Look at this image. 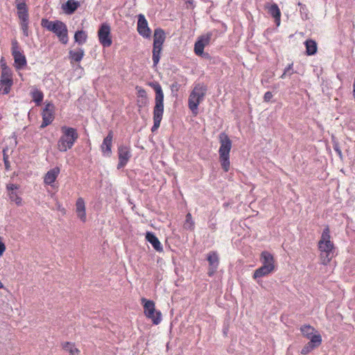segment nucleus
<instances>
[{"label":"nucleus","mask_w":355,"mask_h":355,"mask_svg":"<svg viewBox=\"0 0 355 355\" xmlns=\"http://www.w3.org/2000/svg\"><path fill=\"white\" fill-rule=\"evenodd\" d=\"M61 136L59 138L57 146L60 152L64 153L71 149L77 139L78 133L75 128L63 125L60 128Z\"/></svg>","instance_id":"nucleus-1"},{"label":"nucleus","mask_w":355,"mask_h":355,"mask_svg":"<svg viewBox=\"0 0 355 355\" xmlns=\"http://www.w3.org/2000/svg\"><path fill=\"white\" fill-rule=\"evenodd\" d=\"M207 92V86L204 83H196L190 93L188 99L189 108L193 114L197 115L198 113V105L203 101Z\"/></svg>","instance_id":"nucleus-2"},{"label":"nucleus","mask_w":355,"mask_h":355,"mask_svg":"<svg viewBox=\"0 0 355 355\" xmlns=\"http://www.w3.org/2000/svg\"><path fill=\"white\" fill-rule=\"evenodd\" d=\"M220 148L218 150L219 159L221 166L224 171L227 172L230 169V152L232 148V141L225 132L219 135Z\"/></svg>","instance_id":"nucleus-3"},{"label":"nucleus","mask_w":355,"mask_h":355,"mask_svg":"<svg viewBox=\"0 0 355 355\" xmlns=\"http://www.w3.org/2000/svg\"><path fill=\"white\" fill-rule=\"evenodd\" d=\"M17 15L20 21V27L25 37L29 36V15L27 4L17 3Z\"/></svg>","instance_id":"nucleus-4"},{"label":"nucleus","mask_w":355,"mask_h":355,"mask_svg":"<svg viewBox=\"0 0 355 355\" xmlns=\"http://www.w3.org/2000/svg\"><path fill=\"white\" fill-rule=\"evenodd\" d=\"M98 38L99 43L103 47H110L112 44L111 36V27L107 22L102 23L98 31Z\"/></svg>","instance_id":"nucleus-5"},{"label":"nucleus","mask_w":355,"mask_h":355,"mask_svg":"<svg viewBox=\"0 0 355 355\" xmlns=\"http://www.w3.org/2000/svg\"><path fill=\"white\" fill-rule=\"evenodd\" d=\"M59 38L60 42L64 44L68 43V29L67 25L62 21L56 20L55 26L51 31Z\"/></svg>","instance_id":"nucleus-6"},{"label":"nucleus","mask_w":355,"mask_h":355,"mask_svg":"<svg viewBox=\"0 0 355 355\" xmlns=\"http://www.w3.org/2000/svg\"><path fill=\"white\" fill-rule=\"evenodd\" d=\"M54 110L55 106L53 103L49 102L46 103L42 112V122L40 125L41 128H46L53 122L54 119Z\"/></svg>","instance_id":"nucleus-7"},{"label":"nucleus","mask_w":355,"mask_h":355,"mask_svg":"<svg viewBox=\"0 0 355 355\" xmlns=\"http://www.w3.org/2000/svg\"><path fill=\"white\" fill-rule=\"evenodd\" d=\"M119 162L117 169H121L126 166L132 155L130 147L120 146L118 148Z\"/></svg>","instance_id":"nucleus-8"},{"label":"nucleus","mask_w":355,"mask_h":355,"mask_svg":"<svg viewBox=\"0 0 355 355\" xmlns=\"http://www.w3.org/2000/svg\"><path fill=\"white\" fill-rule=\"evenodd\" d=\"M207 260L209 263L207 275L209 277H212L217 271L219 265V257L217 252H209L207 254Z\"/></svg>","instance_id":"nucleus-9"},{"label":"nucleus","mask_w":355,"mask_h":355,"mask_svg":"<svg viewBox=\"0 0 355 355\" xmlns=\"http://www.w3.org/2000/svg\"><path fill=\"white\" fill-rule=\"evenodd\" d=\"M137 30L139 34L144 38H150L151 30L148 27V21L144 15L139 14L138 15Z\"/></svg>","instance_id":"nucleus-10"},{"label":"nucleus","mask_w":355,"mask_h":355,"mask_svg":"<svg viewBox=\"0 0 355 355\" xmlns=\"http://www.w3.org/2000/svg\"><path fill=\"white\" fill-rule=\"evenodd\" d=\"M164 94L159 84L157 83V129L159 127L164 112Z\"/></svg>","instance_id":"nucleus-11"},{"label":"nucleus","mask_w":355,"mask_h":355,"mask_svg":"<svg viewBox=\"0 0 355 355\" xmlns=\"http://www.w3.org/2000/svg\"><path fill=\"white\" fill-rule=\"evenodd\" d=\"M211 33H207V34L202 35L198 38V40L195 42L194 44V52L197 55L203 53L204 48L205 46L209 44L211 39Z\"/></svg>","instance_id":"nucleus-12"},{"label":"nucleus","mask_w":355,"mask_h":355,"mask_svg":"<svg viewBox=\"0 0 355 355\" xmlns=\"http://www.w3.org/2000/svg\"><path fill=\"white\" fill-rule=\"evenodd\" d=\"M141 304L144 306V313L146 316L151 319L153 324H155V306L153 300H148L146 298H141Z\"/></svg>","instance_id":"nucleus-13"},{"label":"nucleus","mask_w":355,"mask_h":355,"mask_svg":"<svg viewBox=\"0 0 355 355\" xmlns=\"http://www.w3.org/2000/svg\"><path fill=\"white\" fill-rule=\"evenodd\" d=\"M322 343V337L320 334L311 336L310 341L306 343L301 350V354L306 355Z\"/></svg>","instance_id":"nucleus-14"},{"label":"nucleus","mask_w":355,"mask_h":355,"mask_svg":"<svg viewBox=\"0 0 355 355\" xmlns=\"http://www.w3.org/2000/svg\"><path fill=\"white\" fill-rule=\"evenodd\" d=\"M113 132L110 131L107 135L104 138L101 146L102 153L104 156L110 157L112 155Z\"/></svg>","instance_id":"nucleus-15"},{"label":"nucleus","mask_w":355,"mask_h":355,"mask_svg":"<svg viewBox=\"0 0 355 355\" xmlns=\"http://www.w3.org/2000/svg\"><path fill=\"white\" fill-rule=\"evenodd\" d=\"M76 213L77 217L83 223L86 221V207L84 199L82 197L78 198L76 202Z\"/></svg>","instance_id":"nucleus-16"},{"label":"nucleus","mask_w":355,"mask_h":355,"mask_svg":"<svg viewBox=\"0 0 355 355\" xmlns=\"http://www.w3.org/2000/svg\"><path fill=\"white\" fill-rule=\"evenodd\" d=\"M260 261L262 266H266L268 268L275 269V260L273 255L268 251H263L260 255Z\"/></svg>","instance_id":"nucleus-17"},{"label":"nucleus","mask_w":355,"mask_h":355,"mask_svg":"<svg viewBox=\"0 0 355 355\" xmlns=\"http://www.w3.org/2000/svg\"><path fill=\"white\" fill-rule=\"evenodd\" d=\"M60 172V169L58 166L50 169L44 177V183L46 185L52 186L56 180Z\"/></svg>","instance_id":"nucleus-18"},{"label":"nucleus","mask_w":355,"mask_h":355,"mask_svg":"<svg viewBox=\"0 0 355 355\" xmlns=\"http://www.w3.org/2000/svg\"><path fill=\"white\" fill-rule=\"evenodd\" d=\"M166 33L162 28H157V64L159 61L160 51L162 49V45L166 40Z\"/></svg>","instance_id":"nucleus-19"},{"label":"nucleus","mask_w":355,"mask_h":355,"mask_svg":"<svg viewBox=\"0 0 355 355\" xmlns=\"http://www.w3.org/2000/svg\"><path fill=\"white\" fill-rule=\"evenodd\" d=\"M85 55V51L83 48L79 47L75 50H69L68 58L70 62H80Z\"/></svg>","instance_id":"nucleus-20"},{"label":"nucleus","mask_w":355,"mask_h":355,"mask_svg":"<svg viewBox=\"0 0 355 355\" xmlns=\"http://www.w3.org/2000/svg\"><path fill=\"white\" fill-rule=\"evenodd\" d=\"M80 6V2L76 0H67L64 4H62V8L65 14L72 15Z\"/></svg>","instance_id":"nucleus-21"},{"label":"nucleus","mask_w":355,"mask_h":355,"mask_svg":"<svg viewBox=\"0 0 355 355\" xmlns=\"http://www.w3.org/2000/svg\"><path fill=\"white\" fill-rule=\"evenodd\" d=\"M13 58L15 61V67L17 69H21L27 64V61L26 56L23 53H15V55H13Z\"/></svg>","instance_id":"nucleus-22"},{"label":"nucleus","mask_w":355,"mask_h":355,"mask_svg":"<svg viewBox=\"0 0 355 355\" xmlns=\"http://www.w3.org/2000/svg\"><path fill=\"white\" fill-rule=\"evenodd\" d=\"M275 270L268 268L266 266H261L259 268L254 270L253 274V278L257 279L262 277L268 275L269 274L274 272Z\"/></svg>","instance_id":"nucleus-23"},{"label":"nucleus","mask_w":355,"mask_h":355,"mask_svg":"<svg viewBox=\"0 0 355 355\" xmlns=\"http://www.w3.org/2000/svg\"><path fill=\"white\" fill-rule=\"evenodd\" d=\"M1 79L0 80H13L12 79V73L11 69L6 66L5 63H3V59L1 60Z\"/></svg>","instance_id":"nucleus-24"},{"label":"nucleus","mask_w":355,"mask_h":355,"mask_svg":"<svg viewBox=\"0 0 355 355\" xmlns=\"http://www.w3.org/2000/svg\"><path fill=\"white\" fill-rule=\"evenodd\" d=\"M306 46V54L307 55H313L317 53L318 46L315 41L313 40H307L304 42Z\"/></svg>","instance_id":"nucleus-25"},{"label":"nucleus","mask_w":355,"mask_h":355,"mask_svg":"<svg viewBox=\"0 0 355 355\" xmlns=\"http://www.w3.org/2000/svg\"><path fill=\"white\" fill-rule=\"evenodd\" d=\"M87 40V33L84 30H78L74 34V41L78 45L84 44Z\"/></svg>","instance_id":"nucleus-26"},{"label":"nucleus","mask_w":355,"mask_h":355,"mask_svg":"<svg viewBox=\"0 0 355 355\" xmlns=\"http://www.w3.org/2000/svg\"><path fill=\"white\" fill-rule=\"evenodd\" d=\"M269 13L275 18L277 26L280 24L281 12L276 3L272 4L269 8Z\"/></svg>","instance_id":"nucleus-27"},{"label":"nucleus","mask_w":355,"mask_h":355,"mask_svg":"<svg viewBox=\"0 0 355 355\" xmlns=\"http://www.w3.org/2000/svg\"><path fill=\"white\" fill-rule=\"evenodd\" d=\"M63 349L69 353V355H78L80 351L76 347L75 344L69 342H65L62 344Z\"/></svg>","instance_id":"nucleus-28"},{"label":"nucleus","mask_w":355,"mask_h":355,"mask_svg":"<svg viewBox=\"0 0 355 355\" xmlns=\"http://www.w3.org/2000/svg\"><path fill=\"white\" fill-rule=\"evenodd\" d=\"M12 85L13 80H0V94H9Z\"/></svg>","instance_id":"nucleus-29"},{"label":"nucleus","mask_w":355,"mask_h":355,"mask_svg":"<svg viewBox=\"0 0 355 355\" xmlns=\"http://www.w3.org/2000/svg\"><path fill=\"white\" fill-rule=\"evenodd\" d=\"M33 101L37 105H40L44 98V94L40 90L35 89L31 92Z\"/></svg>","instance_id":"nucleus-30"},{"label":"nucleus","mask_w":355,"mask_h":355,"mask_svg":"<svg viewBox=\"0 0 355 355\" xmlns=\"http://www.w3.org/2000/svg\"><path fill=\"white\" fill-rule=\"evenodd\" d=\"M300 331L305 337L311 340L315 329L309 324H304L300 327Z\"/></svg>","instance_id":"nucleus-31"},{"label":"nucleus","mask_w":355,"mask_h":355,"mask_svg":"<svg viewBox=\"0 0 355 355\" xmlns=\"http://www.w3.org/2000/svg\"><path fill=\"white\" fill-rule=\"evenodd\" d=\"M334 243L331 241L318 242V248L321 252H326L327 253L333 252Z\"/></svg>","instance_id":"nucleus-32"},{"label":"nucleus","mask_w":355,"mask_h":355,"mask_svg":"<svg viewBox=\"0 0 355 355\" xmlns=\"http://www.w3.org/2000/svg\"><path fill=\"white\" fill-rule=\"evenodd\" d=\"M195 227L194 221L192 218V216L190 213L186 215V220L184 224V228L189 230H193Z\"/></svg>","instance_id":"nucleus-33"},{"label":"nucleus","mask_w":355,"mask_h":355,"mask_svg":"<svg viewBox=\"0 0 355 355\" xmlns=\"http://www.w3.org/2000/svg\"><path fill=\"white\" fill-rule=\"evenodd\" d=\"M9 198L11 201L15 202L17 206L22 205V198L17 194L16 191L9 193Z\"/></svg>","instance_id":"nucleus-34"},{"label":"nucleus","mask_w":355,"mask_h":355,"mask_svg":"<svg viewBox=\"0 0 355 355\" xmlns=\"http://www.w3.org/2000/svg\"><path fill=\"white\" fill-rule=\"evenodd\" d=\"M333 257V252L327 253L326 252H321L320 259L323 265H327L331 260Z\"/></svg>","instance_id":"nucleus-35"},{"label":"nucleus","mask_w":355,"mask_h":355,"mask_svg":"<svg viewBox=\"0 0 355 355\" xmlns=\"http://www.w3.org/2000/svg\"><path fill=\"white\" fill-rule=\"evenodd\" d=\"M136 89L137 91V96L141 100H139V103L145 104L146 101V92L141 87L137 86Z\"/></svg>","instance_id":"nucleus-36"},{"label":"nucleus","mask_w":355,"mask_h":355,"mask_svg":"<svg viewBox=\"0 0 355 355\" xmlns=\"http://www.w3.org/2000/svg\"><path fill=\"white\" fill-rule=\"evenodd\" d=\"M330 239H331L330 230H329V226L327 225L323 230L322 235H321V238H320V240L319 241V242H321V243L322 244L323 242L331 241Z\"/></svg>","instance_id":"nucleus-37"},{"label":"nucleus","mask_w":355,"mask_h":355,"mask_svg":"<svg viewBox=\"0 0 355 355\" xmlns=\"http://www.w3.org/2000/svg\"><path fill=\"white\" fill-rule=\"evenodd\" d=\"M56 23L55 21H50L47 19H42L41 21V25L44 28L47 29L49 31H51L53 29V27L55 26Z\"/></svg>","instance_id":"nucleus-38"},{"label":"nucleus","mask_w":355,"mask_h":355,"mask_svg":"<svg viewBox=\"0 0 355 355\" xmlns=\"http://www.w3.org/2000/svg\"><path fill=\"white\" fill-rule=\"evenodd\" d=\"M298 6H300V12L302 18L303 19H308L309 18V10H308L306 6L300 2L298 3Z\"/></svg>","instance_id":"nucleus-39"},{"label":"nucleus","mask_w":355,"mask_h":355,"mask_svg":"<svg viewBox=\"0 0 355 355\" xmlns=\"http://www.w3.org/2000/svg\"><path fill=\"white\" fill-rule=\"evenodd\" d=\"M332 144H333V148L336 152L338 155L340 159L343 158V153L341 151V149L339 146L338 141L335 139L334 137H332Z\"/></svg>","instance_id":"nucleus-40"},{"label":"nucleus","mask_w":355,"mask_h":355,"mask_svg":"<svg viewBox=\"0 0 355 355\" xmlns=\"http://www.w3.org/2000/svg\"><path fill=\"white\" fill-rule=\"evenodd\" d=\"M146 239L151 243L153 248L155 249V234L150 232H147L146 234Z\"/></svg>","instance_id":"nucleus-41"},{"label":"nucleus","mask_w":355,"mask_h":355,"mask_svg":"<svg viewBox=\"0 0 355 355\" xmlns=\"http://www.w3.org/2000/svg\"><path fill=\"white\" fill-rule=\"evenodd\" d=\"M293 63L289 64L287 67L285 68L284 73L281 76V78H284L287 74L289 76H291L293 73H295L293 69Z\"/></svg>","instance_id":"nucleus-42"},{"label":"nucleus","mask_w":355,"mask_h":355,"mask_svg":"<svg viewBox=\"0 0 355 355\" xmlns=\"http://www.w3.org/2000/svg\"><path fill=\"white\" fill-rule=\"evenodd\" d=\"M12 55H15V53H21V51L19 49V46L17 40H14L12 42Z\"/></svg>","instance_id":"nucleus-43"},{"label":"nucleus","mask_w":355,"mask_h":355,"mask_svg":"<svg viewBox=\"0 0 355 355\" xmlns=\"http://www.w3.org/2000/svg\"><path fill=\"white\" fill-rule=\"evenodd\" d=\"M7 148L3 150V162L6 170L10 168V162L8 161V156L6 155Z\"/></svg>","instance_id":"nucleus-44"},{"label":"nucleus","mask_w":355,"mask_h":355,"mask_svg":"<svg viewBox=\"0 0 355 355\" xmlns=\"http://www.w3.org/2000/svg\"><path fill=\"white\" fill-rule=\"evenodd\" d=\"M155 32L153 34V42L152 46V60L153 66L155 67Z\"/></svg>","instance_id":"nucleus-45"},{"label":"nucleus","mask_w":355,"mask_h":355,"mask_svg":"<svg viewBox=\"0 0 355 355\" xmlns=\"http://www.w3.org/2000/svg\"><path fill=\"white\" fill-rule=\"evenodd\" d=\"M6 189L10 192L15 191L16 190H17L19 189V186L17 184H7Z\"/></svg>","instance_id":"nucleus-46"},{"label":"nucleus","mask_w":355,"mask_h":355,"mask_svg":"<svg viewBox=\"0 0 355 355\" xmlns=\"http://www.w3.org/2000/svg\"><path fill=\"white\" fill-rule=\"evenodd\" d=\"M153 125L151 127V131L152 132H155L156 128H155V105L153 107Z\"/></svg>","instance_id":"nucleus-47"},{"label":"nucleus","mask_w":355,"mask_h":355,"mask_svg":"<svg viewBox=\"0 0 355 355\" xmlns=\"http://www.w3.org/2000/svg\"><path fill=\"white\" fill-rule=\"evenodd\" d=\"M272 94L270 92H266L263 96V100L266 102H268L271 100L272 98Z\"/></svg>","instance_id":"nucleus-48"},{"label":"nucleus","mask_w":355,"mask_h":355,"mask_svg":"<svg viewBox=\"0 0 355 355\" xmlns=\"http://www.w3.org/2000/svg\"><path fill=\"white\" fill-rule=\"evenodd\" d=\"M213 220H209V227L212 230V231H215L216 230V220H215L214 221H212Z\"/></svg>","instance_id":"nucleus-49"},{"label":"nucleus","mask_w":355,"mask_h":355,"mask_svg":"<svg viewBox=\"0 0 355 355\" xmlns=\"http://www.w3.org/2000/svg\"><path fill=\"white\" fill-rule=\"evenodd\" d=\"M6 250V245L2 241L1 238L0 237V257L3 254V253Z\"/></svg>","instance_id":"nucleus-50"},{"label":"nucleus","mask_w":355,"mask_h":355,"mask_svg":"<svg viewBox=\"0 0 355 355\" xmlns=\"http://www.w3.org/2000/svg\"><path fill=\"white\" fill-rule=\"evenodd\" d=\"M157 252H162V245L157 238Z\"/></svg>","instance_id":"nucleus-51"},{"label":"nucleus","mask_w":355,"mask_h":355,"mask_svg":"<svg viewBox=\"0 0 355 355\" xmlns=\"http://www.w3.org/2000/svg\"><path fill=\"white\" fill-rule=\"evenodd\" d=\"M198 56H200L202 57V58H205V59H210L211 58V56L210 55L207 53V52H203V53H202L201 55H198Z\"/></svg>","instance_id":"nucleus-52"},{"label":"nucleus","mask_w":355,"mask_h":355,"mask_svg":"<svg viewBox=\"0 0 355 355\" xmlns=\"http://www.w3.org/2000/svg\"><path fill=\"white\" fill-rule=\"evenodd\" d=\"M162 319V313L160 311H157V324L160 322Z\"/></svg>","instance_id":"nucleus-53"},{"label":"nucleus","mask_w":355,"mask_h":355,"mask_svg":"<svg viewBox=\"0 0 355 355\" xmlns=\"http://www.w3.org/2000/svg\"><path fill=\"white\" fill-rule=\"evenodd\" d=\"M28 0H15V5L17 6V3L26 4Z\"/></svg>","instance_id":"nucleus-54"},{"label":"nucleus","mask_w":355,"mask_h":355,"mask_svg":"<svg viewBox=\"0 0 355 355\" xmlns=\"http://www.w3.org/2000/svg\"><path fill=\"white\" fill-rule=\"evenodd\" d=\"M187 3L190 4L191 6L193 7V0H186Z\"/></svg>","instance_id":"nucleus-55"},{"label":"nucleus","mask_w":355,"mask_h":355,"mask_svg":"<svg viewBox=\"0 0 355 355\" xmlns=\"http://www.w3.org/2000/svg\"><path fill=\"white\" fill-rule=\"evenodd\" d=\"M149 85L151 87H153L155 90V82H151V83H150Z\"/></svg>","instance_id":"nucleus-56"},{"label":"nucleus","mask_w":355,"mask_h":355,"mask_svg":"<svg viewBox=\"0 0 355 355\" xmlns=\"http://www.w3.org/2000/svg\"><path fill=\"white\" fill-rule=\"evenodd\" d=\"M3 287V284H2V282L0 281V288H2Z\"/></svg>","instance_id":"nucleus-57"},{"label":"nucleus","mask_w":355,"mask_h":355,"mask_svg":"<svg viewBox=\"0 0 355 355\" xmlns=\"http://www.w3.org/2000/svg\"><path fill=\"white\" fill-rule=\"evenodd\" d=\"M157 58V55H155V58Z\"/></svg>","instance_id":"nucleus-58"}]
</instances>
